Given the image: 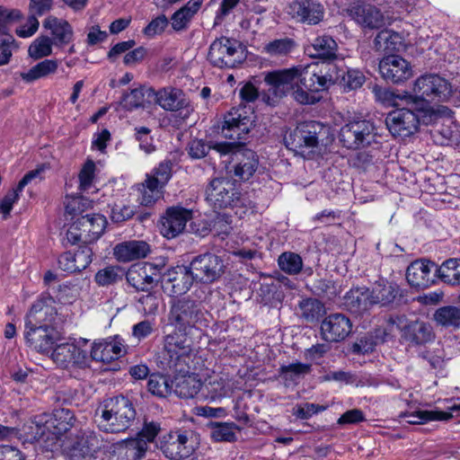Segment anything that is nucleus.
Here are the masks:
<instances>
[{
  "mask_svg": "<svg viewBox=\"0 0 460 460\" xmlns=\"http://www.w3.org/2000/svg\"><path fill=\"white\" fill-rule=\"evenodd\" d=\"M374 44L376 50H383L387 55H397L402 46V38L398 32L385 30L377 34Z\"/></svg>",
  "mask_w": 460,
  "mask_h": 460,
  "instance_id": "473e14b6",
  "label": "nucleus"
},
{
  "mask_svg": "<svg viewBox=\"0 0 460 460\" xmlns=\"http://www.w3.org/2000/svg\"><path fill=\"white\" fill-rule=\"evenodd\" d=\"M371 298L374 305L378 303H389L392 301L395 295L394 290L391 286L377 285L371 290Z\"/></svg>",
  "mask_w": 460,
  "mask_h": 460,
  "instance_id": "680f3d73",
  "label": "nucleus"
},
{
  "mask_svg": "<svg viewBox=\"0 0 460 460\" xmlns=\"http://www.w3.org/2000/svg\"><path fill=\"white\" fill-rule=\"evenodd\" d=\"M106 218L100 214L85 215L76 218L66 232V238L72 243H90L104 232Z\"/></svg>",
  "mask_w": 460,
  "mask_h": 460,
  "instance_id": "0eeeda50",
  "label": "nucleus"
},
{
  "mask_svg": "<svg viewBox=\"0 0 460 460\" xmlns=\"http://www.w3.org/2000/svg\"><path fill=\"white\" fill-rule=\"evenodd\" d=\"M192 212L182 208H171L166 217L162 219L161 233L167 238H173L181 234L186 223L191 219Z\"/></svg>",
  "mask_w": 460,
  "mask_h": 460,
  "instance_id": "4be33fe9",
  "label": "nucleus"
},
{
  "mask_svg": "<svg viewBox=\"0 0 460 460\" xmlns=\"http://www.w3.org/2000/svg\"><path fill=\"white\" fill-rule=\"evenodd\" d=\"M317 78L322 83L323 88L327 87L328 84L346 81V68L342 64L323 62L320 73H317Z\"/></svg>",
  "mask_w": 460,
  "mask_h": 460,
  "instance_id": "c9c22d12",
  "label": "nucleus"
},
{
  "mask_svg": "<svg viewBox=\"0 0 460 460\" xmlns=\"http://www.w3.org/2000/svg\"><path fill=\"white\" fill-rule=\"evenodd\" d=\"M157 102L164 110L173 112L174 123L181 126L191 114L193 109L181 90L164 89L157 94Z\"/></svg>",
  "mask_w": 460,
  "mask_h": 460,
  "instance_id": "9d476101",
  "label": "nucleus"
},
{
  "mask_svg": "<svg viewBox=\"0 0 460 460\" xmlns=\"http://www.w3.org/2000/svg\"><path fill=\"white\" fill-rule=\"evenodd\" d=\"M351 14L361 24L368 28H378L384 24V16L375 6L358 5L351 9Z\"/></svg>",
  "mask_w": 460,
  "mask_h": 460,
  "instance_id": "7c9ffc66",
  "label": "nucleus"
},
{
  "mask_svg": "<svg viewBox=\"0 0 460 460\" xmlns=\"http://www.w3.org/2000/svg\"><path fill=\"white\" fill-rule=\"evenodd\" d=\"M232 217L223 214L215 220L211 231L217 235H227L232 230Z\"/></svg>",
  "mask_w": 460,
  "mask_h": 460,
  "instance_id": "774afa93",
  "label": "nucleus"
},
{
  "mask_svg": "<svg viewBox=\"0 0 460 460\" xmlns=\"http://www.w3.org/2000/svg\"><path fill=\"white\" fill-rule=\"evenodd\" d=\"M207 199L216 208H225L233 206L237 200L233 182L226 178H217L211 181L206 190Z\"/></svg>",
  "mask_w": 460,
  "mask_h": 460,
  "instance_id": "f3484780",
  "label": "nucleus"
},
{
  "mask_svg": "<svg viewBox=\"0 0 460 460\" xmlns=\"http://www.w3.org/2000/svg\"><path fill=\"white\" fill-rule=\"evenodd\" d=\"M174 380V393L180 397L192 398L199 391L201 383L195 376L179 373Z\"/></svg>",
  "mask_w": 460,
  "mask_h": 460,
  "instance_id": "4c0bfd02",
  "label": "nucleus"
},
{
  "mask_svg": "<svg viewBox=\"0 0 460 460\" xmlns=\"http://www.w3.org/2000/svg\"><path fill=\"white\" fill-rule=\"evenodd\" d=\"M435 339L432 326L423 321H413L404 326V340L413 345H424Z\"/></svg>",
  "mask_w": 460,
  "mask_h": 460,
  "instance_id": "bb28decb",
  "label": "nucleus"
},
{
  "mask_svg": "<svg viewBox=\"0 0 460 460\" xmlns=\"http://www.w3.org/2000/svg\"><path fill=\"white\" fill-rule=\"evenodd\" d=\"M136 417L132 402L126 397H115L104 401L95 411L94 420L98 428L108 433H119L128 429Z\"/></svg>",
  "mask_w": 460,
  "mask_h": 460,
  "instance_id": "7ed1b4c3",
  "label": "nucleus"
},
{
  "mask_svg": "<svg viewBox=\"0 0 460 460\" xmlns=\"http://www.w3.org/2000/svg\"><path fill=\"white\" fill-rule=\"evenodd\" d=\"M51 299L37 302L31 307L28 315V325L39 326L40 324H50L55 323L57 310L52 305Z\"/></svg>",
  "mask_w": 460,
  "mask_h": 460,
  "instance_id": "cd10ccee",
  "label": "nucleus"
},
{
  "mask_svg": "<svg viewBox=\"0 0 460 460\" xmlns=\"http://www.w3.org/2000/svg\"><path fill=\"white\" fill-rule=\"evenodd\" d=\"M147 389L154 395L166 397L172 393V386L165 376L153 374L149 376Z\"/></svg>",
  "mask_w": 460,
  "mask_h": 460,
  "instance_id": "09e8293b",
  "label": "nucleus"
},
{
  "mask_svg": "<svg viewBox=\"0 0 460 460\" xmlns=\"http://www.w3.org/2000/svg\"><path fill=\"white\" fill-rule=\"evenodd\" d=\"M138 301L145 314H155L161 303V296L156 293H148L143 295Z\"/></svg>",
  "mask_w": 460,
  "mask_h": 460,
  "instance_id": "e2e57ef3",
  "label": "nucleus"
},
{
  "mask_svg": "<svg viewBox=\"0 0 460 460\" xmlns=\"http://www.w3.org/2000/svg\"><path fill=\"white\" fill-rule=\"evenodd\" d=\"M25 338L37 351L49 353L53 344L58 341L59 333L50 324H40L39 326L26 324Z\"/></svg>",
  "mask_w": 460,
  "mask_h": 460,
  "instance_id": "4468645a",
  "label": "nucleus"
},
{
  "mask_svg": "<svg viewBox=\"0 0 460 460\" xmlns=\"http://www.w3.org/2000/svg\"><path fill=\"white\" fill-rule=\"evenodd\" d=\"M265 82L270 85L269 91L276 97L280 98L290 93L301 104L318 102L320 98L316 93L323 89L314 66L270 72L266 75Z\"/></svg>",
  "mask_w": 460,
  "mask_h": 460,
  "instance_id": "f03ea898",
  "label": "nucleus"
},
{
  "mask_svg": "<svg viewBox=\"0 0 460 460\" xmlns=\"http://www.w3.org/2000/svg\"><path fill=\"white\" fill-rule=\"evenodd\" d=\"M301 315L307 322H314L319 320L325 314L324 305L316 299H305L299 305Z\"/></svg>",
  "mask_w": 460,
  "mask_h": 460,
  "instance_id": "8fccbe9b",
  "label": "nucleus"
},
{
  "mask_svg": "<svg viewBox=\"0 0 460 460\" xmlns=\"http://www.w3.org/2000/svg\"><path fill=\"white\" fill-rule=\"evenodd\" d=\"M17 188L10 190L2 199H0V214L4 220L9 218L13 204L19 199Z\"/></svg>",
  "mask_w": 460,
  "mask_h": 460,
  "instance_id": "13d9d810",
  "label": "nucleus"
},
{
  "mask_svg": "<svg viewBox=\"0 0 460 460\" xmlns=\"http://www.w3.org/2000/svg\"><path fill=\"white\" fill-rule=\"evenodd\" d=\"M34 437L42 440H56L60 435L56 434V425L51 420L50 414L41 413L36 415L32 420Z\"/></svg>",
  "mask_w": 460,
  "mask_h": 460,
  "instance_id": "f704fd0d",
  "label": "nucleus"
},
{
  "mask_svg": "<svg viewBox=\"0 0 460 460\" xmlns=\"http://www.w3.org/2000/svg\"><path fill=\"white\" fill-rule=\"evenodd\" d=\"M92 253V250L86 246L75 252H64L58 259V265L65 271H81L91 263Z\"/></svg>",
  "mask_w": 460,
  "mask_h": 460,
  "instance_id": "393cba45",
  "label": "nucleus"
},
{
  "mask_svg": "<svg viewBox=\"0 0 460 460\" xmlns=\"http://www.w3.org/2000/svg\"><path fill=\"white\" fill-rule=\"evenodd\" d=\"M208 57L210 63L218 67H233L244 58L241 44L226 37L213 41Z\"/></svg>",
  "mask_w": 460,
  "mask_h": 460,
  "instance_id": "6e6552de",
  "label": "nucleus"
},
{
  "mask_svg": "<svg viewBox=\"0 0 460 460\" xmlns=\"http://www.w3.org/2000/svg\"><path fill=\"white\" fill-rule=\"evenodd\" d=\"M437 327L456 331L460 329V306L443 305L437 308L432 315Z\"/></svg>",
  "mask_w": 460,
  "mask_h": 460,
  "instance_id": "c85d7f7f",
  "label": "nucleus"
},
{
  "mask_svg": "<svg viewBox=\"0 0 460 460\" xmlns=\"http://www.w3.org/2000/svg\"><path fill=\"white\" fill-rule=\"evenodd\" d=\"M202 320L203 313L193 302L178 301L172 307L170 321L180 331H186L189 327H199Z\"/></svg>",
  "mask_w": 460,
  "mask_h": 460,
  "instance_id": "9b49d317",
  "label": "nucleus"
},
{
  "mask_svg": "<svg viewBox=\"0 0 460 460\" xmlns=\"http://www.w3.org/2000/svg\"><path fill=\"white\" fill-rule=\"evenodd\" d=\"M311 366L305 364H291L280 368L281 375L286 380H296L310 372Z\"/></svg>",
  "mask_w": 460,
  "mask_h": 460,
  "instance_id": "4d7b16f0",
  "label": "nucleus"
},
{
  "mask_svg": "<svg viewBox=\"0 0 460 460\" xmlns=\"http://www.w3.org/2000/svg\"><path fill=\"white\" fill-rule=\"evenodd\" d=\"M324 128L314 121L305 122L297 126L286 137L287 146L306 158H312L319 148V138Z\"/></svg>",
  "mask_w": 460,
  "mask_h": 460,
  "instance_id": "423d86ee",
  "label": "nucleus"
},
{
  "mask_svg": "<svg viewBox=\"0 0 460 460\" xmlns=\"http://www.w3.org/2000/svg\"><path fill=\"white\" fill-rule=\"evenodd\" d=\"M53 45L55 43L51 38L40 36L31 43L28 54L35 60L49 57L52 53Z\"/></svg>",
  "mask_w": 460,
  "mask_h": 460,
  "instance_id": "de8ad7c7",
  "label": "nucleus"
},
{
  "mask_svg": "<svg viewBox=\"0 0 460 460\" xmlns=\"http://www.w3.org/2000/svg\"><path fill=\"white\" fill-rule=\"evenodd\" d=\"M159 279V269L150 263L133 264L127 272L128 282L135 288L143 291L148 290Z\"/></svg>",
  "mask_w": 460,
  "mask_h": 460,
  "instance_id": "a211bd4d",
  "label": "nucleus"
},
{
  "mask_svg": "<svg viewBox=\"0 0 460 460\" xmlns=\"http://www.w3.org/2000/svg\"><path fill=\"white\" fill-rule=\"evenodd\" d=\"M412 90L415 95L404 91V137L416 133L420 124L437 121L438 113L430 107L429 101L444 102L451 94L448 81L436 74L417 78Z\"/></svg>",
  "mask_w": 460,
  "mask_h": 460,
  "instance_id": "f257e3e1",
  "label": "nucleus"
},
{
  "mask_svg": "<svg viewBox=\"0 0 460 460\" xmlns=\"http://www.w3.org/2000/svg\"><path fill=\"white\" fill-rule=\"evenodd\" d=\"M386 127L394 137L401 136L402 130V111L396 109L388 113L385 119Z\"/></svg>",
  "mask_w": 460,
  "mask_h": 460,
  "instance_id": "052dcab7",
  "label": "nucleus"
},
{
  "mask_svg": "<svg viewBox=\"0 0 460 460\" xmlns=\"http://www.w3.org/2000/svg\"><path fill=\"white\" fill-rule=\"evenodd\" d=\"M337 48L336 41L328 36L319 37L313 43V49L315 51L314 55L323 59L336 58Z\"/></svg>",
  "mask_w": 460,
  "mask_h": 460,
  "instance_id": "49530a36",
  "label": "nucleus"
},
{
  "mask_svg": "<svg viewBox=\"0 0 460 460\" xmlns=\"http://www.w3.org/2000/svg\"><path fill=\"white\" fill-rule=\"evenodd\" d=\"M402 58L399 55H387L380 62L379 69L383 77L392 84H399L402 79Z\"/></svg>",
  "mask_w": 460,
  "mask_h": 460,
  "instance_id": "72a5a7b5",
  "label": "nucleus"
},
{
  "mask_svg": "<svg viewBox=\"0 0 460 460\" xmlns=\"http://www.w3.org/2000/svg\"><path fill=\"white\" fill-rule=\"evenodd\" d=\"M198 446L192 433H170L163 437L160 449L171 460H181L189 457Z\"/></svg>",
  "mask_w": 460,
  "mask_h": 460,
  "instance_id": "1a4fd4ad",
  "label": "nucleus"
},
{
  "mask_svg": "<svg viewBox=\"0 0 460 460\" xmlns=\"http://www.w3.org/2000/svg\"><path fill=\"white\" fill-rule=\"evenodd\" d=\"M52 360L61 367L75 366L80 368L88 367L89 358L84 350L73 343L58 345L51 353Z\"/></svg>",
  "mask_w": 460,
  "mask_h": 460,
  "instance_id": "dca6fc26",
  "label": "nucleus"
},
{
  "mask_svg": "<svg viewBox=\"0 0 460 460\" xmlns=\"http://www.w3.org/2000/svg\"><path fill=\"white\" fill-rule=\"evenodd\" d=\"M193 359L194 353L186 338L177 333L165 336L163 350L157 356V362L162 367H168L178 373H188Z\"/></svg>",
  "mask_w": 460,
  "mask_h": 460,
  "instance_id": "20e7f679",
  "label": "nucleus"
},
{
  "mask_svg": "<svg viewBox=\"0 0 460 460\" xmlns=\"http://www.w3.org/2000/svg\"><path fill=\"white\" fill-rule=\"evenodd\" d=\"M53 424L56 425V434L62 436L74 425L75 416L73 412L66 408H58L50 414Z\"/></svg>",
  "mask_w": 460,
  "mask_h": 460,
  "instance_id": "a18cd8bd",
  "label": "nucleus"
},
{
  "mask_svg": "<svg viewBox=\"0 0 460 460\" xmlns=\"http://www.w3.org/2000/svg\"><path fill=\"white\" fill-rule=\"evenodd\" d=\"M234 168V174L243 180H248L255 172L258 164L257 156L252 150H245Z\"/></svg>",
  "mask_w": 460,
  "mask_h": 460,
  "instance_id": "37998d69",
  "label": "nucleus"
},
{
  "mask_svg": "<svg viewBox=\"0 0 460 460\" xmlns=\"http://www.w3.org/2000/svg\"><path fill=\"white\" fill-rule=\"evenodd\" d=\"M374 126L367 120L354 121L345 125L340 133L341 142L351 149L368 145L374 137Z\"/></svg>",
  "mask_w": 460,
  "mask_h": 460,
  "instance_id": "f8f14e48",
  "label": "nucleus"
},
{
  "mask_svg": "<svg viewBox=\"0 0 460 460\" xmlns=\"http://www.w3.org/2000/svg\"><path fill=\"white\" fill-rule=\"evenodd\" d=\"M101 448V442L97 436L76 435L66 447L71 460H93Z\"/></svg>",
  "mask_w": 460,
  "mask_h": 460,
  "instance_id": "6ab92c4d",
  "label": "nucleus"
},
{
  "mask_svg": "<svg viewBox=\"0 0 460 460\" xmlns=\"http://www.w3.org/2000/svg\"><path fill=\"white\" fill-rule=\"evenodd\" d=\"M168 25V20L164 15H159L152 20L144 29V34L149 38L162 34Z\"/></svg>",
  "mask_w": 460,
  "mask_h": 460,
  "instance_id": "69168bd1",
  "label": "nucleus"
},
{
  "mask_svg": "<svg viewBox=\"0 0 460 460\" xmlns=\"http://www.w3.org/2000/svg\"><path fill=\"white\" fill-rule=\"evenodd\" d=\"M453 415L442 411L418 410L414 412L404 411V420L409 424H423L430 420H448Z\"/></svg>",
  "mask_w": 460,
  "mask_h": 460,
  "instance_id": "79ce46f5",
  "label": "nucleus"
},
{
  "mask_svg": "<svg viewBox=\"0 0 460 460\" xmlns=\"http://www.w3.org/2000/svg\"><path fill=\"white\" fill-rule=\"evenodd\" d=\"M58 67V62L56 59H45L36 66H32L27 72L20 74L21 78L26 83H31L42 77L55 74Z\"/></svg>",
  "mask_w": 460,
  "mask_h": 460,
  "instance_id": "a19ab883",
  "label": "nucleus"
},
{
  "mask_svg": "<svg viewBox=\"0 0 460 460\" xmlns=\"http://www.w3.org/2000/svg\"><path fill=\"white\" fill-rule=\"evenodd\" d=\"M122 353L120 344L94 343L91 350V358L102 363H110L119 358Z\"/></svg>",
  "mask_w": 460,
  "mask_h": 460,
  "instance_id": "ea45409f",
  "label": "nucleus"
},
{
  "mask_svg": "<svg viewBox=\"0 0 460 460\" xmlns=\"http://www.w3.org/2000/svg\"><path fill=\"white\" fill-rule=\"evenodd\" d=\"M193 279L208 283L217 279L222 273V261L214 254H204L192 261L190 265Z\"/></svg>",
  "mask_w": 460,
  "mask_h": 460,
  "instance_id": "ddd939ff",
  "label": "nucleus"
},
{
  "mask_svg": "<svg viewBox=\"0 0 460 460\" xmlns=\"http://www.w3.org/2000/svg\"><path fill=\"white\" fill-rule=\"evenodd\" d=\"M160 431L155 423L146 424L145 428L134 438L123 440L111 447L108 460H140Z\"/></svg>",
  "mask_w": 460,
  "mask_h": 460,
  "instance_id": "39448f33",
  "label": "nucleus"
},
{
  "mask_svg": "<svg viewBox=\"0 0 460 460\" xmlns=\"http://www.w3.org/2000/svg\"><path fill=\"white\" fill-rule=\"evenodd\" d=\"M200 7V0H192L184 7L177 11L172 17V27L175 31H181L186 27L192 15Z\"/></svg>",
  "mask_w": 460,
  "mask_h": 460,
  "instance_id": "c03bdc74",
  "label": "nucleus"
},
{
  "mask_svg": "<svg viewBox=\"0 0 460 460\" xmlns=\"http://www.w3.org/2000/svg\"><path fill=\"white\" fill-rule=\"evenodd\" d=\"M288 9V13L293 18L310 24L319 22L323 14V7L312 0L294 1Z\"/></svg>",
  "mask_w": 460,
  "mask_h": 460,
  "instance_id": "b1692460",
  "label": "nucleus"
},
{
  "mask_svg": "<svg viewBox=\"0 0 460 460\" xmlns=\"http://www.w3.org/2000/svg\"><path fill=\"white\" fill-rule=\"evenodd\" d=\"M213 430L211 437L215 441H234L235 440V429L237 428L234 424L228 423H213Z\"/></svg>",
  "mask_w": 460,
  "mask_h": 460,
  "instance_id": "864d4df0",
  "label": "nucleus"
},
{
  "mask_svg": "<svg viewBox=\"0 0 460 460\" xmlns=\"http://www.w3.org/2000/svg\"><path fill=\"white\" fill-rule=\"evenodd\" d=\"M405 278L410 286L417 288L429 287L435 281L436 263L429 260H416L406 269Z\"/></svg>",
  "mask_w": 460,
  "mask_h": 460,
  "instance_id": "2eb2a0df",
  "label": "nucleus"
},
{
  "mask_svg": "<svg viewBox=\"0 0 460 460\" xmlns=\"http://www.w3.org/2000/svg\"><path fill=\"white\" fill-rule=\"evenodd\" d=\"M66 211L70 215H78L84 211L87 201L79 196H67L65 199Z\"/></svg>",
  "mask_w": 460,
  "mask_h": 460,
  "instance_id": "338daca9",
  "label": "nucleus"
},
{
  "mask_svg": "<svg viewBox=\"0 0 460 460\" xmlns=\"http://www.w3.org/2000/svg\"><path fill=\"white\" fill-rule=\"evenodd\" d=\"M243 108L232 109L226 116L222 134L229 139L240 140L248 134L251 119L245 116Z\"/></svg>",
  "mask_w": 460,
  "mask_h": 460,
  "instance_id": "aec40b11",
  "label": "nucleus"
},
{
  "mask_svg": "<svg viewBox=\"0 0 460 460\" xmlns=\"http://www.w3.org/2000/svg\"><path fill=\"white\" fill-rule=\"evenodd\" d=\"M80 295V288L77 285H59L57 291V297L62 304H72Z\"/></svg>",
  "mask_w": 460,
  "mask_h": 460,
  "instance_id": "6e6d98bb",
  "label": "nucleus"
},
{
  "mask_svg": "<svg viewBox=\"0 0 460 460\" xmlns=\"http://www.w3.org/2000/svg\"><path fill=\"white\" fill-rule=\"evenodd\" d=\"M352 324L348 317L335 314L325 318L321 325L323 338L327 341L344 340L351 332Z\"/></svg>",
  "mask_w": 460,
  "mask_h": 460,
  "instance_id": "412c9836",
  "label": "nucleus"
},
{
  "mask_svg": "<svg viewBox=\"0 0 460 460\" xmlns=\"http://www.w3.org/2000/svg\"><path fill=\"white\" fill-rule=\"evenodd\" d=\"M232 386L228 380L223 376H216L212 381L208 383V389L211 393V397H222L227 395Z\"/></svg>",
  "mask_w": 460,
  "mask_h": 460,
  "instance_id": "bf43d9fd",
  "label": "nucleus"
},
{
  "mask_svg": "<svg viewBox=\"0 0 460 460\" xmlns=\"http://www.w3.org/2000/svg\"><path fill=\"white\" fill-rule=\"evenodd\" d=\"M431 124H434V127L430 130V136L435 144L450 146L459 140L460 132L450 118H442L438 114V119Z\"/></svg>",
  "mask_w": 460,
  "mask_h": 460,
  "instance_id": "5701e85b",
  "label": "nucleus"
},
{
  "mask_svg": "<svg viewBox=\"0 0 460 460\" xmlns=\"http://www.w3.org/2000/svg\"><path fill=\"white\" fill-rule=\"evenodd\" d=\"M279 264L282 270L288 274H296L302 269V259L298 254L284 252L279 258Z\"/></svg>",
  "mask_w": 460,
  "mask_h": 460,
  "instance_id": "603ef678",
  "label": "nucleus"
},
{
  "mask_svg": "<svg viewBox=\"0 0 460 460\" xmlns=\"http://www.w3.org/2000/svg\"><path fill=\"white\" fill-rule=\"evenodd\" d=\"M436 273L437 277L446 284L460 285V259L451 258L440 266L436 264Z\"/></svg>",
  "mask_w": 460,
  "mask_h": 460,
  "instance_id": "e433bc0d",
  "label": "nucleus"
},
{
  "mask_svg": "<svg viewBox=\"0 0 460 460\" xmlns=\"http://www.w3.org/2000/svg\"><path fill=\"white\" fill-rule=\"evenodd\" d=\"M162 187L156 184V180H150L146 177L140 189L142 198L141 204L150 206L162 197Z\"/></svg>",
  "mask_w": 460,
  "mask_h": 460,
  "instance_id": "3c124183",
  "label": "nucleus"
},
{
  "mask_svg": "<svg viewBox=\"0 0 460 460\" xmlns=\"http://www.w3.org/2000/svg\"><path fill=\"white\" fill-rule=\"evenodd\" d=\"M371 290L367 288L351 289L345 296L346 305L354 313H362L374 305L371 298Z\"/></svg>",
  "mask_w": 460,
  "mask_h": 460,
  "instance_id": "2f4dec72",
  "label": "nucleus"
},
{
  "mask_svg": "<svg viewBox=\"0 0 460 460\" xmlns=\"http://www.w3.org/2000/svg\"><path fill=\"white\" fill-rule=\"evenodd\" d=\"M54 5V0H30L29 12L31 17L42 16L49 13Z\"/></svg>",
  "mask_w": 460,
  "mask_h": 460,
  "instance_id": "0e129e2a",
  "label": "nucleus"
},
{
  "mask_svg": "<svg viewBox=\"0 0 460 460\" xmlns=\"http://www.w3.org/2000/svg\"><path fill=\"white\" fill-rule=\"evenodd\" d=\"M43 26L50 31L53 37V42L57 47H63L68 44L73 39V28L71 24L64 19L56 16H49L43 22Z\"/></svg>",
  "mask_w": 460,
  "mask_h": 460,
  "instance_id": "a878e982",
  "label": "nucleus"
},
{
  "mask_svg": "<svg viewBox=\"0 0 460 460\" xmlns=\"http://www.w3.org/2000/svg\"><path fill=\"white\" fill-rule=\"evenodd\" d=\"M167 280L172 283V288L175 293H185L192 284L193 277L190 274V267L188 269L183 266H178L169 270L166 274Z\"/></svg>",
  "mask_w": 460,
  "mask_h": 460,
  "instance_id": "58836bf2",
  "label": "nucleus"
},
{
  "mask_svg": "<svg viewBox=\"0 0 460 460\" xmlns=\"http://www.w3.org/2000/svg\"><path fill=\"white\" fill-rule=\"evenodd\" d=\"M15 49V40L12 35L0 37V66L9 64Z\"/></svg>",
  "mask_w": 460,
  "mask_h": 460,
  "instance_id": "5fc2aeb1",
  "label": "nucleus"
},
{
  "mask_svg": "<svg viewBox=\"0 0 460 460\" xmlns=\"http://www.w3.org/2000/svg\"><path fill=\"white\" fill-rule=\"evenodd\" d=\"M148 252V244L142 241L125 242L116 245L114 248V256L120 261H129L144 258Z\"/></svg>",
  "mask_w": 460,
  "mask_h": 460,
  "instance_id": "c756f323",
  "label": "nucleus"
}]
</instances>
